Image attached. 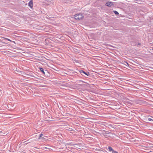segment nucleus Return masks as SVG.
<instances>
[{
  "label": "nucleus",
  "mask_w": 153,
  "mask_h": 153,
  "mask_svg": "<svg viewBox=\"0 0 153 153\" xmlns=\"http://www.w3.org/2000/svg\"><path fill=\"white\" fill-rule=\"evenodd\" d=\"M84 17L83 15L81 13L77 14L74 15V18L77 20H80L82 19Z\"/></svg>",
  "instance_id": "obj_1"
},
{
  "label": "nucleus",
  "mask_w": 153,
  "mask_h": 153,
  "mask_svg": "<svg viewBox=\"0 0 153 153\" xmlns=\"http://www.w3.org/2000/svg\"><path fill=\"white\" fill-rule=\"evenodd\" d=\"M45 3L47 5H50L54 3L53 0H45Z\"/></svg>",
  "instance_id": "obj_2"
},
{
  "label": "nucleus",
  "mask_w": 153,
  "mask_h": 153,
  "mask_svg": "<svg viewBox=\"0 0 153 153\" xmlns=\"http://www.w3.org/2000/svg\"><path fill=\"white\" fill-rule=\"evenodd\" d=\"M39 69L40 70V71L44 74L45 75L46 74L48 73V71L46 70H44L42 68L40 67L39 68Z\"/></svg>",
  "instance_id": "obj_3"
},
{
  "label": "nucleus",
  "mask_w": 153,
  "mask_h": 153,
  "mask_svg": "<svg viewBox=\"0 0 153 153\" xmlns=\"http://www.w3.org/2000/svg\"><path fill=\"white\" fill-rule=\"evenodd\" d=\"M105 5L107 6L111 7L114 4L113 2L108 1L106 3Z\"/></svg>",
  "instance_id": "obj_4"
},
{
  "label": "nucleus",
  "mask_w": 153,
  "mask_h": 153,
  "mask_svg": "<svg viewBox=\"0 0 153 153\" xmlns=\"http://www.w3.org/2000/svg\"><path fill=\"white\" fill-rule=\"evenodd\" d=\"M80 72L82 74L83 73L86 75L87 76H89L90 75L89 73V72H86L83 70L80 71Z\"/></svg>",
  "instance_id": "obj_5"
},
{
  "label": "nucleus",
  "mask_w": 153,
  "mask_h": 153,
  "mask_svg": "<svg viewBox=\"0 0 153 153\" xmlns=\"http://www.w3.org/2000/svg\"><path fill=\"white\" fill-rule=\"evenodd\" d=\"M28 6L30 8H32L33 6V2L32 1H30L28 3Z\"/></svg>",
  "instance_id": "obj_6"
},
{
  "label": "nucleus",
  "mask_w": 153,
  "mask_h": 153,
  "mask_svg": "<svg viewBox=\"0 0 153 153\" xmlns=\"http://www.w3.org/2000/svg\"><path fill=\"white\" fill-rule=\"evenodd\" d=\"M108 150L109 152H112L114 150V149L111 146H109L108 148Z\"/></svg>",
  "instance_id": "obj_7"
},
{
  "label": "nucleus",
  "mask_w": 153,
  "mask_h": 153,
  "mask_svg": "<svg viewBox=\"0 0 153 153\" xmlns=\"http://www.w3.org/2000/svg\"><path fill=\"white\" fill-rule=\"evenodd\" d=\"M7 134V133H3V132L2 131H0V134L2 136H5V135H6Z\"/></svg>",
  "instance_id": "obj_8"
},
{
  "label": "nucleus",
  "mask_w": 153,
  "mask_h": 153,
  "mask_svg": "<svg viewBox=\"0 0 153 153\" xmlns=\"http://www.w3.org/2000/svg\"><path fill=\"white\" fill-rule=\"evenodd\" d=\"M113 12L116 15H118L119 14V13L116 11H114Z\"/></svg>",
  "instance_id": "obj_9"
},
{
  "label": "nucleus",
  "mask_w": 153,
  "mask_h": 153,
  "mask_svg": "<svg viewBox=\"0 0 153 153\" xmlns=\"http://www.w3.org/2000/svg\"><path fill=\"white\" fill-rule=\"evenodd\" d=\"M42 135H43V134H42L41 133V134H40L39 139L42 136Z\"/></svg>",
  "instance_id": "obj_10"
},
{
  "label": "nucleus",
  "mask_w": 153,
  "mask_h": 153,
  "mask_svg": "<svg viewBox=\"0 0 153 153\" xmlns=\"http://www.w3.org/2000/svg\"><path fill=\"white\" fill-rule=\"evenodd\" d=\"M152 117H151V118H148V120L149 121H151L152 120V119L151 118H152Z\"/></svg>",
  "instance_id": "obj_11"
},
{
  "label": "nucleus",
  "mask_w": 153,
  "mask_h": 153,
  "mask_svg": "<svg viewBox=\"0 0 153 153\" xmlns=\"http://www.w3.org/2000/svg\"><path fill=\"white\" fill-rule=\"evenodd\" d=\"M112 153H118V152H117L114 150L112 152Z\"/></svg>",
  "instance_id": "obj_12"
},
{
  "label": "nucleus",
  "mask_w": 153,
  "mask_h": 153,
  "mask_svg": "<svg viewBox=\"0 0 153 153\" xmlns=\"http://www.w3.org/2000/svg\"><path fill=\"white\" fill-rule=\"evenodd\" d=\"M3 38H4V39H6V40H8V41H10L11 42V41L10 40V39H8L7 38H4V37H3Z\"/></svg>",
  "instance_id": "obj_13"
},
{
  "label": "nucleus",
  "mask_w": 153,
  "mask_h": 153,
  "mask_svg": "<svg viewBox=\"0 0 153 153\" xmlns=\"http://www.w3.org/2000/svg\"><path fill=\"white\" fill-rule=\"evenodd\" d=\"M138 45H140V43H138Z\"/></svg>",
  "instance_id": "obj_14"
}]
</instances>
